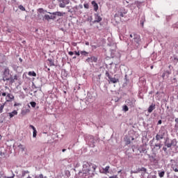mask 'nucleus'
<instances>
[{"mask_svg":"<svg viewBox=\"0 0 178 178\" xmlns=\"http://www.w3.org/2000/svg\"><path fill=\"white\" fill-rule=\"evenodd\" d=\"M138 172H142L141 176L142 177H144L145 176V173H147V168L142 167L140 168H138Z\"/></svg>","mask_w":178,"mask_h":178,"instance_id":"obj_9","label":"nucleus"},{"mask_svg":"<svg viewBox=\"0 0 178 178\" xmlns=\"http://www.w3.org/2000/svg\"><path fill=\"white\" fill-rule=\"evenodd\" d=\"M171 168H172V170H175V172H178V165H177L172 164Z\"/></svg>","mask_w":178,"mask_h":178,"instance_id":"obj_17","label":"nucleus"},{"mask_svg":"<svg viewBox=\"0 0 178 178\" xmlns=\"http://www.w3.org/2000/svg\"><path fill=\"white\" fill-rule=\"evenodd\" d=\"M5 72H6V70H5Z\"/></svg>","mask_w":178,"mask_h":178,"instance_id":"obj_59","label":"nucleus"},{"mask_svg":"<svg viewBox=\"0 0 178 178\" xmlns=\"http://www.w3.org/2000/svg\"><path fill=\"white\" fill-rule=\"evenodd\" d=\"M123 111L127 112V111H129V107H127V105L123 106Z\"/></svg>","mask_w":178,"mask_h":178,"instance_id":"obj_25","label":"nucleus"},{"mask_svg":"<svg viewBox=\"0 0 178 178\" xmlns=\"http://www.w3.org/2000/svg\"><path fill=\"white\" fill-rule=\"evenodd\" d=\"M101 74L99 75V77H100Z\"/></svg>","mask_w":178,"mask_h":178,"instance_id":"obj_56","label":"nucleus"},{"mask_svg":"<svg viewBox=\"0 0 178 178\" xmlns=\"http://www.w3.org/2000/svg\"><path fill=\"white\" fill-rule=\"evenodd\" d=\"M30 105L32 106V108H35V106H37V103H35V102H31L30 103Z\"/></svg>","mask_w":178,"mask_h":178,"instance_id":"obj_22","label":"nucleus"},{"mask_svg":"<svg viewBox=\"0 0 178 178\" xmlns=\"http://www.w3.org/2000/svg\"><path fill=\"white\" fill-rule=\"evenodd\" d=\"M156 147H159V145H156Z\"/></svg>","mask_w":178,"mask_h":178,"instance_id":"obj_54","label":"nucleus"},{"mask_svg":"<svg viewBox=\"0 0 178 178\" xmlns=\"http://www.w3.org/2000/svg\"><path fill=\"white\" fill-rule=\"evenodd\" d=\"M102 20V18L98 15H95V23H99V22H101Z\"/></svg>","mask_w":178,"mask_h":178,"instance_id":"obj_11","label":"nucleus"},{"mask_svg":"<svg viewBox=\"0 0 178 178\" xmlns=\"http://www.w3.org/2000/svg\"><path fill=\"white\" fill-rule=\"evenodd\" d=\"M109 178H118V175H113V176L109 177Z\"/></svg>","mask_w":178,"mask_h":178,"instance_id":"obj_39","label":"nucleus"},{"mask_svg":"<svg viewBox=\"0 0 178 178\" xmlns=\"http://www.w3.org/2000/svg\"><path fill=\"white\" fill-rule=\"evenodd\" d=\"M39 177H40V178H44V175H42V174H40V175H39Z\"/></svg>","mask_w":178,"mask_h":178,"instance_id":"obj_42","label":"nucleus"},{"mask_svg":"<svg viewBox=\"0 0 178 178\" xmlns=\"http://www.w3.org/2000/svg\"><path fill=\"white\" fill-rule=\"evenodd\" d=\"M176 123H178V118L175 119Z\"/></svg>","mask_w":178,"mask_h":178,"instance_id":"obj_46","label":"nucleus"},{"mask_svg":"<svg viewBox=\"0 0 178 178\" xmlns=\"http://www.w3.org/2000/svg\"><path fill=\"white\" fill-rule=\"evenodd\" d=\"M154 109H155V104H152L149 106L148 108V113H152V111H154Z\"/></svg>","mask_w":178,"mask_h":178,"instance_id":"obj_13","label":"nucleus"},{"mask_svg":"<svg viewBox=\"0 0 178 178\" xmlns=\"http://www.w3.org/2000/svg\"><path fill=\"white\" fill-rule=\"evenodd\" d=\"M150 69H154V65H152V66L150 67Z\"/></svg>","mask_w":178,"mask_h":178,"instance_id":"obj_49","label":"nucleus"},{"mask_svg":"<svg viewBox=\"0 0 178 178\" xmlns=\"http://www.w3.org/2000/svg\"><path fill=\"white\" fill-rule=\"evenodd\" d=\"M162 77H163V79L165 77V73H163V74H162Z\"/></svg>","mask_w":178,"mask_h":178,"instance_id":"obj_47","label":"nucleus"},{"mask_svg":"<svg viewBox=\"0 0 178 178\" xmlns=\"http://www.w3.org/2000/svg\"><path fill=\"white\" fill-rule=\"evenodd\" d=\"M33 137H37V129L33 130Z\"/></svg>","mask_w":178,"mask_h":178,"instance_id":"obj_26","label":"nucleus"},{"mask_svg":"<svg viewBox=\"0 0 178 178\" xmlns=\"http://www.w3.org/2000/svg\"><path fill=\"white\" fill-rule=\"evenodd\" d=\"M10 118H13L14 116H16L17 115V111L14 110L13 112L8 113Z\"/></svg>","mask_w":178,"mask_h":178,"instance_id":"obj_14","label":"nucleus"},{"mask_svg":"<svg viewBox=\"0 0 178 178\" xmlns=\"http://www.w3.org/2000/svg\"><path fill=\"white\" fill-rule=\"evenodd\" d=\"M68 55H70V56H73V55H74V52H73V51H69V52H68Z\"/></svg>","mask_w":178,"mask_h":178,"instance_id":"obj_33","label":"nucleus"},{"mask_svg":"<svg viewBox=\"0 0 178 178\" xmlns=\"http://www.w3.org/2000/svg\"><path fill=\"white\" fill-rule=\"evenodd\" d=\"M38 12L39 13H44V8H39Z\"/></svg>","mask_w":178,"mask_h":178,"instance_id":"obj_30","label":"nucleus"},{"mask_svg":"<svg viewBox=\"0 0 178 178\" xmlns=\"http://www.w3.org/2000/svg\"><path fill=\"white\" fill-rule=\"evenodd\" d=\"M24 176H26V174H25L24 172L23 171V172H22V177H24Z\"/></svg>","mask_w":178,"mask_h":178,"instance_id":"obj_41","label":"nucleus"},{"mask_svg":"<svg viewBox=\"0 0 178 178\" xmlns=\"http://www.w3.org/2000/svg\"><path fill=\"white\" fill-rule=\"evenodd\" d=\"M66 5H67V3H65V2H62L59 4L60 8H66Z\"/></svg>","mask_w":178,"mask_h":178,"instance_id":"obj_20","label":"nucleus"},{"mask_svg":"<svg viewBox=\"0 0 178 178\" xmlns=\"http://www.w3.org/2000/svg\"><path fill=\"white\" fill-rule=\"evenodd\" d=\"M74 54L77 56H80V52L79 51H74Z\"/></svg>","mask_w":178,"mask_h":178,"instance_id":"obj_35","label":"nucleus"},{"mask_svg":"<svg viewBox=\"0 0 178 178\" xmlns=\"http://www.w3.org/2000/svg\"><path fill=\"white\" fill-rule=\"evenodd\" d=\"M29 127H31V129H32L33 131L35 130V127L33 125H31Z\"/></svg>","mask_w":178,"mask_h":178,"instance_id":"obj_37","label":"nucleus"},{"mask_svg":"<svg viewBox=\"0 0 178 178\" xmlns=\"http://www.w3.org/2000/svg\"><path fill=\"white\" fill-rule=\"evenodd\" d=\"M63 152H65V151H66V149H63Z\"/></svg>","mask_w":178,"mask_h":178,"instance_id":"obj_48","label":"nucleus"},{"mask_svg":"<svg viewBox=\"0 0 178 178\" xmlns=\"http://www.w3.org/2000/svg\"><path fill=\"white\" fill-rule=\"evenodd\" d=\"M76 56H74V57H73V59H76Z\"/></svg>","mask_w":178,"mask_h":178,"instance_id":"obj_52","label":"nucleus"},{"mask_svg":"<svg viewBox=\"0 0 178 178\" xmlns=\"http://www.w3.org/2000/svg\"><path fill=\"white\" fill-rule=\"evenodd\" d=\"M98 60V58L95 56L89 57L86 59V62L90 63V62L92 63L95 62V63H97V61Z\"/></svg>","mask_w":178,"mask_h":178,"instance_id":"obj_7","label":"nucleus"},{"mask_svg":"<svg viewBox=\"0 0 178 178\" xmlns=\"http://www.w3.org/2000/svg\"><path fill=\"white\" fill-rule=\"evenodd\" d=\"M128 105L131 106V108H134V103L133 102H130Z\"/></svg>","mask_w":178,"mask_h":178,"instance_id":"obj_31","label":"nucleus"},{"mask_svg":"<svg viewBox=\"0 0 178 178\" xmlns=\"http://www.w3.org/2000/svg\"><path fill=\"white\" fill-rule=\"evenodd\" d=\"M62 2H64V3H67V5H69V3H70V0H62Z\"/></svg>","mask_w":178,"mask_h":178,"instance_id":"obj_27","label":"nucleus"},{"mask_svg":"<svg viewBox=\"0 0 178 178\" xmlns=\"http://www.w3.org/2000/svg\"><path fill=\"white\" fill-rule=\"evenodd\" d=\"M14 106H22V104H20V103H15L14 104Z\"/></svg>","mask_w":178,"mask_h":178,"instance_id":"obj_32","label":"nucleus"},{"mask_svg":"<svg viewBox=\"0 0 178 178\" xmlns=\"http://www.w3.org/2000/svg\"><path fill=\"white\" fill-rule=\"evenodd\" d=\"M132 45L134 47L135 49L138 48L141 45V36L136 33H134V38L132 39Z\"/></svg>","mask_w":178,"mask_h":178,"instance_id":"obj_2","label":"nucleus"},{"mask_svg":"<svg viewBox=\"0 0 178 178\" xmlns=\"http://www.w3.org/2000/svg\"><path fill=\"white\" fill-rule=\"evenodd\" d=\"M109 169H111L109 165L106 166L105 168H103L102 173L104 175H108V173H109Z\"/></svg>","mask_w":178,"mask_h":178,"instance_id":"obj_12","label":"nucleus"},{"mask_svg":"<svg viewBox=\"0 0 178 178\" xmlns=\"http://www.w3.org/2000/svg\"><path fill=\"white\" fill-rule=\"evenodd\" d=\"M3 108H5V104H2L0 106V113H2V112H3Z\"/></svg>","mask_w":178,"mask_h":178,"instance_id":"obj_24","label":"nucleus"},{"mask_svg":"<svg viewBox=\"0 0 178 178\" xmlns=\"http://www.w3.org/2000/svg\"><path fill=\"white\" fill-rule=\"evenodd\" d=\"M81 55H83L84 56H88V52L86 51H81Z\"/></svg>","mask_w":178,"mask_h":178,"instance_id":"obj_21","label":"nucleus"},{"mask_svg":"<svg viewBox=\"0 0 178 178\" xmlns=\"http://www.w3.org/2000/svg\"><path fill=\"white\" fill-rule=\"evenodd\" d=\"M48 65H49V66H55V64L54 63V60H52V59L48 60Z\"/></svg>","mask_w":178,"mask_h":178,"instance_id":"obj_18","label":"nucleus"},{"mask_svg":"<svg viewBox=\"0 0 178 178\" xmlns=\"http://www.w3.org/2000/svg\"><path fill=\"white\" fill-rule=\"evenodd\" d=\"M28 74H29V76H32L33 77H36L37 76V74L34 71L29 72Z\"/></svg>","mask_w":178,"mask_h":178,"instance_id":"obj_16","label":"nucleus"},{"mask_svg":"<svg viewBox=\"0 0 178 178\" xmlns=\"http://www.w3.org/2000/svg\"><path fill=\"white\" fill-rule=\"evenodd\" d=\"M152 178H156V175H152Z\"/></svg>","mask_w":178,"mask_h":178,"instance_id":"obj_45","label":"nucleus"},{"mask_svg":"<svg viewBox=\"0 0 178 178\" xmlns=\"http://www.w3.org/2000/svg\"><path fill=\"white\" fill-rule=\"evenodd\" d=\"M120 17H124V14L122 12L120 13Z\"/></svg>","mask_w":178,"mask_h":178,"instance_id":"obj_36","label":"nucleus"},{"mask_svg":"<svg viewBox=\"0 0 178 178\" xmlns=\"http://www.w3.org/2000/svg\"><path fill=\"white\" fill-rule=\"evenodd\" d=\"M106 76L108 78V79H111V74H109V72L106 71Z\"/></svg>","mask_w":178,"mask_h":178,"instance_id":"obj_29","label":"nucleus"},{"mask_svg":"<svg viewBox=\"0 0 178 178\" xmlns=\"http://www.w3.org/2000/svg\"><path fill=\"white\" fill-rule=\"evenodd\" d=\"M115 77H111L109 79L111 83H113V84H116V83H119V79L118 78H116V75L114 76Z\"/></svg>","mask_w":178,"mask_h":178,"instance_id":"obj_10","label":"nucleus"},{"mask_svg":"<svg viewBox=\"0 0 178 178\" xmlns=\"http://www.w3.org/2000/svg\"><path fill=\"white\" fill-rule=\"evenodd\" d=\"M158 124H162V120H159Z\"/></svg>","mask_w":178,"mask_h":178,"instance_id":"obj_40","label":"nucleus"},{"mask_svg":"<svg viewBox=\"0 0 178 178\" xmlns=\"http://www.w3.org/2000/svg\"><path fill=\"white\" fill-rule=\"evenodd\" d=\"M0 95H1V97H6V102H12V101H13V99H15V96H13L10 93L6 94V92L5 91H3V90H1Z\"/></svg>","mask_w":178,"mask_h":178,"instance_id":"obj_3","label":"nucleus"},{"mask_svg":"<svg viewBox=\"0 0 178 178\" xmlns=\"http://www.w3.org/2000/svg\"><path fill=\"white\" fill-rule=\"evenodd\" d=\"M142 26H144V22H141Z\"/></svg>","mask_w":178,"mask_h":178,"instance_id":"obj_50","label":"nucleus"},{"mask_svg":"<svg viewBox=\"0 0 178 178\" xmlns=\"http://www.w3.org/2000/svg\"><path fill=\"white\" fill-rule=\"evenodd\" d=\"M83 6L85 9H88L90 8V5L88 3H84Z\"/></svg>","mask_w":178,"mask_h":178,"instance_id":"obj_28","label":"nucleus"},{"mask_svg":"<svg viewBox=\"0 0 178 178\" xmlns=\"http://www.w3.org/2000/svg\"><path fill=\"white\" fill-rule=\"evenodd\" d=\"M163 137H165V131L161 129L159 134H157L156 136V140L157 141H159V140H163Z\"/></svg>","mask_w":178,"mask_h":178,"instance_id":"obj_4","label":"nucleus"},{"mask_svg":"<svg viewBox=\"0 0 178 178\" xmlns=\"http://www.w3.org/2000/svg\"><path fill=\"white\" fill-rule=\"evenodd\" d=\"M92 5L93 6L95 12H97L98 10V4L97 3V2H95V1H92Z\"/></svg>","mask_w":178,"mask_h":178,"instance_id":"obj_15","label":"nucleus"},{"mask_svg":"<svg viewBox=\"0 0 178 178\" xmlns=\"http://www.w3.org/2000/svg\"><path fill=\"white\" fill-rule=\"evenodd\" d=\"M24 173L25 175H27V174L30 173V172L29 170H25V171H24Z\"/></svg>","mask_w":178,"mask_h":178,"instance_id":"obj_38","label":"nucleus"},{"mask_svg":"<svg viewBox=\"0 0 178 178\" xmlns=\"http://www.w3.org/2000/svg\"><path fill=\"white\" fill-rule=\"evenodd\" d=\"M48 13H49V15H54V16H58V17H62L63 16V15H65V13H62L60 11H57V12H54V13H50L49 12Z\"/></svg>","mask_w":178,"mask_h":178,"instance_id":"obj_8","label":"nucleus"},{"mask_svg":"<svg viewBox=\"0 0 178 178\" xmlns=\"http://www.w3.org/2000/svg\"><path fill=\"white\" fill-rule=\"evenodd\" d=\"M165 145L168 148H170V147H172V143H167Z\"/></svg>","mask_w":178,"mask_h":178,"instance_id":"obj_34","label":"nucleus"},{"mask_svg":"<svg viewBox=\"0 0 178 178\" xmlns=\"http://www.w3.org/2000/svg\"><path fill=\"white\" fill-rule=\"evenodd\" d=\"M127 144H130V141H128V142L127 143Z\"/></svg>","mask_w":178,"mask_h":178,"instance_id":"obj_51","label":"nucleus"},{"mask_svg":"<svg viewBox=\"0 0 178 178\" xmlns=\"http://www.w3.org/2000/svg\"><path fill=\"white\" fill-rule=\"evenodd\" d=\"M86 45H90V42H86Z\"/></svg>","mask_w":178,"mask_h":178,"instance_id":"obj_44","label":"nucleus"},{"mask_svg":"<svg viewBox=\"0 0 178 178\" xmlns=\"http://www.w3.org/2000/svg\"><path fill=\"white\" fill-rule=\"evenodd\" d=\"M96 169H97V165H92V163L90 164V163H86L85 164H83L82 172L85 175H90L91 172L94 173Z\"/></svg>","mask_w":178,"mask_h":178,"instance_id":"obj_1","label":"nucleus"},{"mask_svg":"<svg viewBox=\"0 0 178 178\" xmlns=\"http://www.w3.org/2000/svg\"><path fill=\"white\" fill-rule=\"evenodd\" d=\"M6 81H10V83H16V81H20V76H19L18 75H15L13 77H10V78H6Z\"/></svg>","mask_w":178,"mask_h":178,"instance_id":"obj_5","label":"nucleus"},{"mask_svg":"<svg viewBox=\"0 0 178 178\" xmlns=\"http://www.w3.org/2000/svg\"><path fill=\"white\" fill-rule=\"evenodd\" d=\"M133 37L134 38V34H131V35H130V38H133Z\"/></svg>","mask_w":178,"mask_h":178,"instance_id":"obj_43","label":"nucleus"},{"mask_svg":"<svg viewBox=\"0 0 178 178\" xmlns=\"http://www.w3.org/2000/svg\"><path fill=\"white\" fill-rule=\"evenodd\" d=\"M20 146H21V147H23V145H20Z\"/></svg>","mask_w":178,"mask_h":178,"instance_id":"obj_55","label":"nucleus"},{"mask_svg":"<svg viewBox=\"0 0 178 178\" xmlns=\"http://www.w3.org/2000/svg\"><path fill=\"white\" fill-rule=\"evenodd\" d=\"M18 8L20 10H22L23 12H24V10H26V8H24V6H23L22 5L19 6Z\"/></svg>","mask_w":178,"mask_h":178,"instance_id":"obj_23","label":"nucleus"},{"mask_svg":"<svg viewBox=\"0 0 178 178\" xmlns=\"http://www.w3.org/2000/svg\"><path fill=\"white\" fill-rule=\"evenodd\" d=\"M159 177H163L165 176V171H159Z\"/></svg>","mask_w":178,"mask_h":178,"instance_id":"obj_19","label":"nucleus"},{"mask_svg":"<svg viewBox=\"0 0 178 178\" xmlns=\"http://www.w3.org/2000/svg\"><path fill=\"white\" fill-rule=\"evenodd\" d=\"M147 178H149V177H147Z\"/></svg>","mask_w":178,"mask_h":178,"instance_id":"obj_58","label":"nucleus"},{"mask_svg":"<svg viewBox=\"0 0 178 178\" xmlns=\"http://www.w3.org/2000/svg\"><path fill=\"white\" fill-rule=\"evenodd\" d=\"M134 173H137V172H134Z\"/></svg>","mask_w":178,"mask_h":178,"instance_id":"obj_57","label":"nucleus"},{"mask_svg":"<svg viewBox=\"0 0 178 178\" xmlns=\"http://www.w3.org/2000/svg\"><path fill=\"white\" fill-rule=\"evenodd\" d=\"M122 172V170H120V171H118V173H120Z\"/></svg>","mask_w":178,"mask_h":178,"instance_id":"obj_53","label":"nucleus"},{"mask_svg":"<svg viewBox=\"0 0 178 178\" xmlns=\"http://www.w3.org/2000/svg\"><path fill=\"white\" fill-rule=\"evenodd\" d=\"M55 19H56V16H52V15H45L43 17V20H47V22H49V20H55Z\"/></svg>","mask_w":178,"mask_h":178,"instance_id":"obj_6","label":"nucleus"}]
</instances>
